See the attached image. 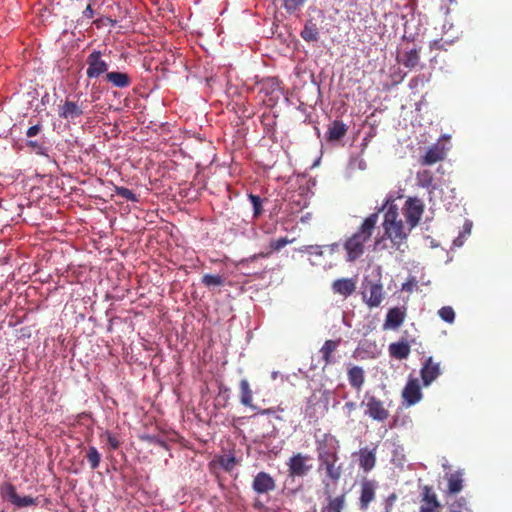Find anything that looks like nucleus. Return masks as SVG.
I'll return each instance as SVG.
<instances>
[{
    "label": "nucleus",
    "instance_id": "5701e85b",
    "mask_svg": "<svg viewBox=\"0 0 512 512\" xmlns=\"http://www.w3.org/2000/svg\"><path fill=\"white\" fill-rule=\"evenodd\" d=\"M376 464L375 449L361 448L359 450V466L365 472L371 471Z\"/></svg>",
    "mask_w": 512,
    "mask_h": 512
},
{
    "label": "nucleus",
    "instance_id": "49530a36",
    "mask_svg": "<svg viewBox=\"0 0 512 512\" xmlns=\"http://www.w3.org/2000/svg\"><path fill=\"white\" fill-rule=\"evenodd\" d=\"M321 248H322V246H319V245H310V246L306 247V250L310 254L322 255Z\"/></svg>",
    "mask_w": 512,
    "mask_h": 512
},
{
    "label": "nucleus",
    "instance_id": "f3484780",
    "mask_svg": "<svg viewBox=\"0 0 512 512\" xmlns=\"http://www.w3.org/2000/svg\"><path fill=\"white\" fill-rule=\"evenodd\" d=\"M347 378L351 387L360 392L365 383V371L362 367L354 365L348 369Z\"/></svg>",
    "mask_w": 512,
    "mask_h": 512
},
{
    "label": "nucleus",
    "instance_id": "e433bc0d",
    "mask_svg": "<svg viewBox=\"0 0 512 512\" xmlns=\"http://www.w3.org/2000/svg\"><path fill=\"white\" fill-rule=\"evenodd\" d=\"M26 145L34 152H36V154L47 156V148L44 146L43 143H39L38 141L35 140H28L26 142Z\"/></svg>",
    "mask_w": 512,
    "mask_h": 512
},
{
    "label": "nucleus",
    "instance_id": "2eb2a0df",
    "mask_svg": "<svg viewBox=\"0 0 512 512\" xmlns=\"http://www.w3.org/2000/svg\"><path fill=\"white\" fill-rule=\"evenodd\" d=\"M377 483L373 480H364L361 484L360 507L366 509L375 498Z\"/></svg>",
    "mask_w": 512,
    "mask_h": 512
},
{
    "label": "nucleus",
    "instance_id": "bb28decb",
    "mask_svg": "<svg viewBox=\"0 0 512 512\" xmlns=\"http://www.w3.org/2000/svg\"><path fill=\"white\" fill-rule=\"evenodd\" d=\"M239 389H240L241 404L246 407L255 409L256 407L252 404L253 392L250 388V384H249L248 380L242 379L239 383Z\"/></svg>",
    "mask_w": 512,
    "mask_h": 512
},
{
    "label": "nucleus",
    "instance_id": "72a5a7b5",
    "mask_svg": "<svg viewBox=\"0 0 512 512\" xmlns=\"http://www.w3.org/2000/svg\"><path fill=\"white\" fill-rule=\"evenodd\" d=\"M202 283L207 286H222L224 278L221 275L205 274L202 278Z\"/></svg>",
    "mask_w": 512,
    "mask_h": 512
},
{
    "label": "nucleus",
    "instance_id": "1a4fd4ad",
    "mask_svg": "<svg viewBox=\"0 0 512 512\" xmlns=\"http://www.w3.org/2000/svg\"><path fill=\"white\" fill-rule=\"evenodd\" d=\"M338 460V453L332 454V456L323 458L322 460H318V469H324L327 477L334 483L338 482L342 475V466L337 465Z\"/></svg>",
    "mask_w": 512,
    "mask_h": 512
},
{
    "label": "nucleus",
    "instance_id": "cd10ccee",
    "mask_svg": "<svg viewBox=\"0 0 512 512\" xmlns=\"http://www.w3.org/2000/svg\"><path fill=\"white\" fill-rule=\"evenodd\" d=\"M301 37L306 42H316L319 39V30L317 25L313 23L311 20H308L305 23L303 30L300 33Z\"/></svg>",
    "mask_w": 512,
    "mask_h": 512
},
{
    "label": "nucleus",
    "instance_id": "a19ab883",
    "mask_svg": "<svg viewBox=\"0 0 512 512\" xmlns=\"http://www.w3.org/2000/svg\"><path fill=\"white\" fill-rule=\"evenodd\" d=\"M290 241L286 237H281L270 242V248L274 251H279L285 247Z\"/></svg>",
    "mask_w": 512,
    "mask_h": 512
},
{
    "label": "nucleus",
    "instance_id": "39448f33",
    "mask_svg": "<svg viewBox=\"0 0 512 512\" xmlns=\"http://www.w3.org/2000/svg\"><path fill=\"white\" fill-rule=\"evenodd\" d=\"M361 405L366 407L365 414L375 421L384 422L389 417V411L385 408L383 401L368 392Z\"/></svg>",
    "mask_w": 512,
    "mask_h": 512
},
{
    "label": "nucleus",
    "instance_id": "79ce46f5",
    "mask_svg": "<svg viewBox=\"0 0 512 512\" xmlns=\"http://www.w3.org/2000/svg\"><path fill=\"white\" fill-rule=\"evenodd\" d=\"M453 507H454V508H458V509H464V510H465V511H467V512H472V511H471V509H469V508L467 507V500H466V498H464V497H461V498L457 499V500L454 502Z\"/></svg>",
    "mask_w": 512,
    "mask_h": 512
},
{
    "label": "nucleus",
    "instance_id": "473e14b6",
    "mask_svg": "<svg viewBox=\"0 0 512 512\" xmlns=\"http://www.w3.org/2000/svg\"><path fill=\"white\" fill-rule=\"evenodd\" d=\"M114 191L117 196H120L128 201L138 202V200H139L138 196L135 193H133V191H131L130 189H128L126 187L115 186Z\"/></svg>",
    "mask_w": 512,
    "mask_h": 512
},
{
    "label": "nucleus",
    "instance_id": "37998d69",
    "mask_svg": "<svg viewBox=\"0 0 512 512\" xmlns=\"http://www.w3.org/2000/svg\"><path fill=\"white\" fill-rule=\"evenodd\" d=\"M420 182H421L422 186H424V187L430 186L431 182H432V176L430 175V172L424 171L421 174Z\"/></svg>",
    "mask_w": 512,
    "mask_h": 512
},
{
    "label": "nucleus",
    "instance_id": "a18cd8bd",
    "mask_svg": "<svg viewBox=\"0 0 512 512\" xmlns=\"http://www.w3.org/2000/svg\"><path fill=\"white\" fill-rule=\"evenodd\" d=\"M417 282L415 279L408 280L405 282L402 286V290L407 292H412L414 287L416 286Z\"/></svg>",
    "mask_w": 512,
    "mask_h": 512
},
{
    "label": "nucleus",
    "instance_id": "0eeeda50",
    "mask_svg": "<svg viewBox=\"0 0 512 512\" xmlns=\"http://www.w3.org/2000/svg\"><path fill=\"white\" fill-rule=\"evenodd\" d=\"M86 75L89 79L99 78L101 75L108 72V63L102 59V53L99 50L91 52L87 59Z\"/></svg>",
    "mask_w": 512,
    "mask_h": 512
},
{
    "label": "nucleus",
    "instance_id": "ddd939ff",
    "mask_svg": "<svg viewBox=\"0 0 512 512\" xmlns=\"http://www.w3.org/2000/svg\"><path fill=\"white\" fill-rule=\"evenodd\" d=\"M402 397L407 406L418 403L422 398V393L418 379H410L402 391Z\"/></svg>",
    "mask_w": 512,
    "mask_h": 512
},
{
    "label": "nucleus",
    "instance_id": "7c9ffc66",
    "mask_svg": "<svg viewBox=\"0 0 512 512\" xmlns=\"http://www.w3.org/2000/svg\"><path fill=\"white\" fill-rule=\"evenodd\" d=\"M86 459L92 470H95L99 467L101 455L98 452L97 448L94 446H89L86 450Z\"/></svg>",
    "mask_w": 512,
    "mask_h": 512
},
{
    "label": "nucleus",
    "instance_id": "f257e3e1",
    "mask_svg": "<svg viewBox=\"0 0 512 512\" xmlns=\"http://www.w3.org/2000/svg\"><path fill=\"white\" fill-rule=\"evenodd\" d=\"M378 222V213H372L364 219L359 229L344 243L347 252L346 260L354 262L360 258L365 251V244L370 240Z\"/></svg>",
    "mask_w": 512,
    "mask_h": 512
},
{
    "label": "nucleus",
    "instance_id": "5fc2aeb1",
    "mask_svg": "<svg viewBox=\"0 0 512 512\" xmlns=\"http://www.w3.org/2000/svg\"><path fill=\"white\" fill-rule=\"evenodd\" d=\"M450 512H461V511L456 510V509H452Z\"/></svg>",
    "mask_w": 512,
    "mask_h": 512
},
{
    "label": "nucleus",
    "instance_id": "2f4dec72",
    "mask_svg": "<svg viewBox=\"0 0 512 512\" xmlns=\"http://www.w3.org/2000/svg\"><path fill=\"white\" fill-rule=\"evenodd\" d=\"M248 198L253 206V216L254 218H258L263 212V200L260 196L255 194H249Z\"/></svg>",
    "mask_w": 512,
    "mask_h": 512
},
{
    "label": "nucleus",
    "instance_id": "f704fd0d",
    "mask_svg": "<svg viewBox=\"0 0 512 512\" xmlns=\"http://www.w3.org/2000/svg\"><path fill=\"white\" fill-rule=\"evenodd\" d=\"M438 315L443 321L447 323H453L455 320V312L450 306H444L439 309Z\"/></svg>",
    "mask_w": 512,
    "mask_h": 512
},
{
    "label": "nucleus",
    "instance_id": "dca6fc26",
    "mask_svg": "<svg viewBox=\"0 0 512 512\" xmlns=\"http://www.w3.org/2000/svg\"><path fill=\"white\" fill-rule=\"evenodd\" d=\"M405 316V311L401 308L394 307L389 309L383 325L384 329H397L404 322Z\"/></svg>",
    "mask_w": 512,
    "mask_h": 512
},
{
    "label": "nucleus",
    "instance_id": "a211bd4d",
    "mask_svg": "<svg viewBox=\"0 0 512 512\" xmlns=\"http://www.w3.org/2000/svg\"><path fill=\"white\" fill-rule=\"evenodd\" d=\"M356 282L351 278L337 279L332 283V290L335 294L348 297L354 293Z\"/></svg>",
    "mask_w": 512,
    "mask_h": 512
},
{
    "label": "nucleus",
    "instance_id": "a878e982",
    "mask_svg": "<svg viewBox=\"0 0 512 512\" xmlns=\"http://www.w3.org/2000/svg\"><path fill=\"white\" fill-rule=\"evenodd\" d=\"M327 504L321 508V512H342L345 507V494L327 498Z\"/></svg>",
    "mask_w": 512,
    "mask_h": 512
},
{
    "label": "nucleus",
    "instance_id": "f03ea898",
    "mask_svg": "<svg viewBox=\"0 0 512 512\" xmlns=\"http://www.w3.org/2000/svg\"><path fill=\"white\" fill-rule=\"evenodd\" d=\"M387 208L384 214L383 228H384V237L391 240V242L397 246L398 248L404 242L407 237L406 232L404 231V225L401 219H399L398 208L390 199H387L385 204L376 212L384 211Z\"/></svg>",
    "mask_w": 512,
    "mask_h": 512
},
{
    "label": "nucleus",
    "instance_id": "aec40b11",
    "mask_svg": "<svg viewBox=\"0 0 512 512\" xmlns=\"http://www.w3.org/2000/svg\"><path fill=\"white\" fill-rule=\"evenodd\" d=\"M463 476L464 473L462 470H458L453 473H448L445 475V479L447 480L448 483V494H457L463 489Z\"/></svg>",
    "mask_w": 512,
    "mask_h": 512
},
{
    "label": "nucleus",
    "instance_id": "603ef678",
    "mask_svg": "<svg viewBox=\"0 0 512 512\" xmlns=\"http://www.w3.org/2000/svg\"><path fill=\"white\" fill-rule=\"evenodd\" d=\"M396 498H397V496L393 493V494H391V495L389 496L388 500H389L390 502H393V501H395V500H396Z\"/></svg>",
    "mask_w": 512,
    "mask_h": 512
},
{
    "label": "nucleus",
    "instance_id": "09e8293b",
    "mask_svg": "<svg viewBox=\"0 0 512 512\" xmlns=\"http://www.w3.org/2000/svg\"><path fill=\"white\" fill-rule=\"evenodd\" d=\"M356 403L353 401H348L345 403V408L348 410L349 414L356 409Z\"/></svg>",
    "mask_w": 512,
    "mask_h": 512
},
{
    "label": "nucleus",
    "instance_id": "3c124183",
    "mask_svg": "<svg viewBox=\"0 0 512 512\" xmlns=\"http://www.w3.org/2000/svg\"><path fill=\"white\" fill-rule=\"evenodd\" d=\"M272 412H273V410L271 408H268V409L262 410L260 413L264 415V414H271Z\"/></svg>",
    "mask_w": 512,
    "mask_h": 512
},
{
    "label": "nucleus",
    "instance_id": "de8ad7c7",
    "mask_svg": "<svg viewBox=\"0 0 512 512\" xmlns=\"http://www.w3.org/2000/svg\"><path fill=\"white\" fill-rule=\"evenodd\" d=\"M104 23H109L111 25H115L116 21L111 19V18H109V17H106L104 19H96V20L93 21V24H95L97 27H100Z\"/></svg>",
    "mask_w": 512,
    "mask_h": 512
},
{
    "label": "nucleus",
    "instance_id": "20e7f679",
    "mask_svg": "<svg viewBox=\"0 0 512 512\" xmlns=\"http://www.w3.org/2000/svg\"><path fill=\"white\" fill-rule=\"evenodd\" d=\"M0 496L4 501L10 502L17 508L36 506L38 499L31 496H19L15 486L10 482L0 484Z\"/></svg>",
    "mask_w": 512,
    "mask_h": 512
},
{
    "label": "nucleus",
    "instance_id": "9d476101",
    "mask_svg": "<svg viewBox=\"0 0 512 512\" xmlns=\"http://www.w3.org/2000/svg\"><path fill=\"white\" fill-rule=\"evenodd\" d=\"M252 488L257 494H268L275 490L276 482L270 474L261 471L255 475Z\"/></svg>",
    "mask_w": 512,
    "mask_h": 512
},
{
    "label": "nucleus",
    "instance_id": "4468645a",
    "mask_svg": "<svg viewBox=\"0 0 512 512\" xmlns=\"http://www.w3.org/2000/svg\"><path fill=\"white\" fill-rule=\"evenodd\" d=\"M406 205V221L412 228L415 227L421 219L423 213V205L419 200L416 199L407 200Z\"/></svg>",
    "mask_w": 512,
    "mask_h": 512
},
{
    "label": "nucleus",
    "instance_id": "6ab92c4d",
    "mask_svg": "<svg viewBox=\"0 0 512 512\" xmlns=\"http://www.w3.org/2000/svg\"><path fill=\"white\" fill-rule=\"evenodd\" d=\"M389 355L392 358L403 360L408 358L411 348L407 340L402 339L398 342H393L388 347Z\"/></svg>",
    "mask_w": 512,
    "mask_h": 512
},
{
    "label": "nucleus",
    "instance_id": "b1692460",
    "mask_svg": "<svg viewBox=\"0 0 512 512\" xmlns=\"http://www.w3.org/2000/svg\"><path fill=\"white\" fill-rule=\"evenodd\" d=\"M106 80L118 88H126L131 84V78L127 73L109 72L106 73Z\"/></svg>",
    "mask_w": 512,
    "mask_h": 512
},
{
    "label": "nucleus",
    "instance_id": "412c9836",
    "mask_svg": "<svg viewBox=\"0 0 512 512\" xmlns=\"http://www.w3.org/2000/svg\"><path fill=\"white\" fill-rule=\"evenodd\" d=\"M59 117L63 119H75L83 114L82 108L73 101L66 100L59 108Z\"/></svg>",
    "mask_w": 512,
    "mask_h": 512
},
{
    "label": "nucleus",
    "instance_id": "423d86ee",
    "mask_svg": "<svg viewBox=\"0 0 512 512\" xmlns=\"http://www.w3.org/2000/svg\"><path fill=\"white\" fill-rule=\"evenodd\" d=\"M311 460L310 455L295 453L293 454L288 462V473L291 477H304L306 476L312 469V464L309 463Z\"/></svg>",
    "mask_w": 512,
    "mask_h": 512
},
{
    "label": "nucleus",
    "instance_id": "58836bf2",
    "mask_svg": "<svg viewBox=\"0 0 512 512\" xmlns=\"http://www.w3.org/2000/svg\"><path fill=\"white\" fill-rule=\"evenodd\" d=\"M104 435L106 436L107 443L112 450H117L120 447L121 443L116 435L110 433L109 431H106Z\"/></svg>",
    "mask_w": 512,
    "mask_h": 512
},
{
    "label": "nucleus",
    "instance_id": "ea45409f",
    "mask_svg": "<svg viewBox=\"0 0 512 512\" xmlns=\"http://www.w3.org/2000/svg\"><path fill=\"white\" fill-rule=\"evenodd\" d=\"M306 0H283V5L287 11L297 10Z\"/></svg>",
    "mask_w": 512,
    "mask_h": 512
},
{
    "label": "nucleus",
    "instance_id": "8fccbe9b",
    "mask_svg": "<svg viewBox=\"0 0 512 512\" xmlns=\"http://www.w3.org/2000/svg\"><path fill=\"white\" fill-rule=\"evenodd\" d=\"M326 247L329 248L331 252H334L335 250L338 249L339 245L338 243H333L331 245H327Z\"/></svg>",
    "mask_w": 512,
    "mask_h": 512
},
{
    "label": "nucleus",
    "instance_id": "c756f323",
    "mask_svg": "<svg viewBox=\"0 0 512 512\" xmlns=\"http://www.w3.org/2000/svg\"><path fill=\"white\" fill-rule=\"evenodd\" d=\"M338 346V342L334 340H326L322 348L320 349V352L322 354L323 360L325 364L331 363V356L333 352L336 350Z\"/></svg>",
    "mask_w": 512,
    "mask_h": 512
},
{
    "label": "nucleus",
    "instance_id": "393cba45",
    "mask_svg": "<svg viewBox=\"0 0 512 512\" xmlns=\"http://www.w3.org/2000/svg\"><path fill=\"white\" fill-rule=\"evenodd\" d=\"M445 157V151L443 147H440L438 145H434L431 148L428 149L426 154L424 155L422 159V164L424 165H432L435 164L441 160H443Z\"/></svg>",
    "mask_w": 512,
    "mask_h": 512
},
{
    "label": "nucleus",
    "instance_id": "f8f14e48",
    "mask_svg": "<svg viewBox=\"0 0 512 512\" xmlns=\"http://www.w3.org/2000/svg\"><path fill=\"white\" fill-rule=\"evenodd\" d=\"M420 374L423 385L429 386L441 374L439 363L434 362L432 357H428L421 368Z\"/></svg>",
    "mask_w": 512,
    "mask_h": 512
},
{
    "label": "nucleus",
    "instance_id": "864d4df0",
    "mask_svg": "<svg viewBox=\"0 0 512 512\" xmlns=\"http://www.w3.org/2000/svg\"><path fill=\"white\" fill-rule=\"evenodd\" d=\"M156 442H157L159 445H161V446H165V443H164L163 441H161V440H157Z\"/></svg>",
    "mask_w": 512,
    "mask_h": 512
},
{
    "label": "nucleus",
    "instance_id": "c85d7f7f",
    "mask_svg": "<svg viewBox=\"0 0 512 512\" xmlns=\"http://www.w3.org/2000/svg\"><path fill=\"white\" fill-rule=\"evenodd\" d=\"M420 60V54L417 49H412L406 52L401 60L402 64L407 68H414L418 65Z\"/></svg>",
    "mask_w": 512,
    "mask_h": 512
},
{
    "label": "nucleus",
    "instance_id": "c03bdc74",
    "mask_svg": "<svg viewBox=\"0 0 512 512\" xmlns=\"http://www.w3.org/2000/svg\"><path fill=\"white\" fill-rule=\"evenodd\" d=\"M42 129L41 124H36L28 128L26 135L27 137L31 138L36 136Z\"/></svg>",
    "mask_w": 512,
    "mask_h": 512
},
{
    "label": "nucleus",
    "instance_id": "4be33fe9",
    "mask_svg": "<svg viewBox=\"0 0 512 512\" xmlns=\"http://www.w3.org/2000/svg\"><path fill=\"white\" fill-rule=\"evenodd\" d=\"M348 130V126L340 120H334L327 129V141L333 142L342 139Z\"/></svg>",
    "mask_w": 512,
    "mask_h": 512
},
{
    "label": "nucleus",
    "instance_id": "9b49d317",
    "mask_svg": "<svg viewBox=\"0 0 512 512\" xmlns=\"http://www.w3.org/2000/svg\"><path fill=\"white\" fill-rule=\"evenodd\" d=\"M440 507L441 504L433 488L428 485L423 486L419 512H439Z\"/></svg>",
    "mask_w": 512,
    "mask_h": 512
},
{
    "label": "nucleus",
    "instance_id": "4c0bfd02",
    "mask_svg": "<svg viewBox=\"0 0 512 512\" xmlns=\"http://www.w3.org/2000/svg\"><path fill=\"white\" fill-rule=\"evenodd\" d=\"M94 2H95V0H88L86 2V6H85L84 10L82 11V16H81L82 20H90L95 16V11L93 9Z\"/></svg>",
    "mask_w": 512,
    "mask_h": 512
},
{
    "label": "nucleus",
    "instance_id": "6e6552de",
    "mask_svg": "<svg viewBox=\"0 0 512 512\" xmlns=\"http://www.w3.org/2000/svg\"><path fill=\"white\" fill-rule=\"evenodd\" d=\"M338 440L329 433H324L316 439V452L318 460L332 456L337 453Z\"/></svg>",
    "mask_w": 512,
    "mask_h": 512
},
{
    "label": "nucleus",
    "instance_id": "c9c22d12",
    "mask_svg": "<svg viewBox=\"0 0 512 512\" xmlns=\"http://www.w3.org/2000/svg\"><path fill=\"white\" fill-rule=\"evenodd\" d=\"M219 464L225 471L230 472L236 465V458L233 455H224L219 459Z\"/></svg>",
    "mask_w": 512,
    "mask_h": 512
},
{
    "label": "nucleus",
    "instance_id": "7ed1b4c3",
    "mask_svg": "<svg viewBox=\"0 0 512 512\" xmlns=\"http://www.w3.org/2000/svg\"><path fill=\"white\" fill-rule=\"evenodd\" d=\"M361 295L364 303L369 308L379 307L384 299L383 285L378 280H372L365 277L361 285Z\"/></svg>",
    "mask_w": 512,
    "mask_h": 512
}]
</instances>
